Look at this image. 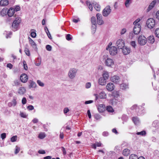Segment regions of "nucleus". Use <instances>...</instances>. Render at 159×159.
I'll list each match as a JSON object with an SVG mask.
<instances>
[{
    "label": "nucleus",
    "instance_id": "1",
    "mask_svg": "<svg viewBox=\"0 0 159 159\" xmlns=\"http://www.w3.org/2000/svg\"><path fill=\"white\" fill-rule=\"evenodd\" d=\"M12 19L14 20L11 25L12 29L14 31H15L18 29L19 24L21 21V19L18 16L14 18H12Z\"/></svg>",
    "mask_w": 159,
    "mask_h": 159
},
{
    "label": "nucleus",
    "instance_id": "2",
    "mask_svg": "<svg viewBox=\"0 0 159 159\" xmlns=\"http://www.w3.org/2000/svg\"><path fill=\"white\" fill-rule=\"evenodd\" d=\"M146 25L148 28H153L155 25V20L153 18L148 19L147 21Z\"/></svg>",
    "mask_w": 159,
    "mask_h": 159
},
{
    "label": "nucleus",
    "instance_id": "3",
    "mask_svg": "<svg viewBox=\"0 0 159 159\" xmlns=\"http://www.w3.org/2000/svg\"><path fill=\"white\" fill-rule=\"evenodd\" d=\"M91 20L92 25H94V26L93 25L92 26V32L94 33L96 31L97 25L96 17L92 16L91 18Z\"/></svg>",
    "mask_w": 159,
    "mask_h": 159
},
{
    "label": "nucleus",
    "instance_id": "4",
    "mask_svg": "<svg viewBox=\"0 0 159 159\" xmlns=\"http://www.w3.org/2000/svg\"><path fill=\"white\" fill-rule=\"evenodd\" d=\"M14 13L13 8H10L7 12V14L9 16V18L8 19V20L12 19V18H14L16 16H17L16 14L14 15Z\"/></svg>",
    "mask_w": 159,
    "mask_h": 159
},
{
    "label": "nucleus",
    "instance_id": "5",
    "mask_svg": "<svg viewBox=\"0 0 159 159\" xmlns=\"http://www.w3.org/2000/svg\"><path fill=\"white\" fill-rule=\"evenodd\" d=\"M110 6H107L102 11V14L104 16L106 17L109 15L111 13V10Z\"/></svg>",
    "mask_w": 159,
    "mask_h": 159
},
{
    "label": "nucleus",
    "instance_id": "6",
    "mask_svg": "<svg viewBox=\"0 0 159 159\" xmlns=\"http://www.w3.org/2000/svg\"><path fill=\"white\" fill-rule=\"evenodd\" d=\"M131 108L132 110L135 109L136 112L137 113V115H142L143 113L142 110H139L140 109H141L142 108V107L141 106L138 107L137 105H134L132 106Z\"/></svg>",
    "mask_w": 159,
    "mask_h": 159
},
{
    "label": "nucleus",
    "instance_id": "7",
    "mask_svg": "<svg viewBox=\"0 0 159 159\" xmlns=\"http://www.w3.org/2000/svg\"><path fill=\"white\" fill-rule=\"evenodd\" d=\"M77 70L75 68L70 69L68 72L69 78L71 79H73L75 76Z\"/></svg>",
    "mask_w": 159,
    "mask_h": 159
},
{
    "label": "nucleus",
    "instance_id": "8",
    "mask_svg": "<svg viewBox=\"0 0 159 159\" xmlns=\"http://www.w3.org/2000/svg\"><path fill=\"white\" fill-rule=\"evenodd\" d=\"M116 45L119 49H122L125 47V41L122 39H119L116 41Z\"/></svg>",
    "mask_w": 159,
    "mask_h": 159
},
{
    "label": "nucleus",
    "instance_id": "9",
    "mask_svg": "<svg viewBox=\"0 0 159 159\" xmlns=\"http://www.w3.org/2000/svg\"><path fill=\"white\" fill-rule=\"evenodd\" d=\"M146 38L144 36L142 35H140L138 38V42L141 45H145L147 41Z\"/></svg>",
    "mask_w": 159,
    "mask_h": 159
},
{
    "label": "nucleus",
    "instance_id": "10",
    "mask_svg": "<svg viewBox=\"0 0 159 159\" xmlns=\"http://www.w3.org/2000/svg\"><path fill=\"white\" fill-rule=\"evenodd\" d=\"M141 26L140 24L134 25L133 28V32L134 34H138L140 33L141 30Z\"/></svg>",
    "mask_w": 159,
    "mask_h": 159
},
{
    "label": "nucleus",
    "instance_id": "11",
    "mask_svg": "<svg viewBox=\"0 0 159 159\" xmlns=\"http://www.w3.org/2000/svg\"><path fill=\"white\" fill-rule=\"evenodd\" d=\"M97 22L99 25H102L104 23V21L102 20V16L101 14L98 13L96 14Z\"/></svg>",
    "mask_w": 159,
    "mask_h": 159
},
{
    "label": "nucleus",
    "instance_id": "12",
    "mask_svg": "<svg viewBox=\"0 0 159 159\" xmlns=\"http://www.w3.org/2000/svg\"><path fill=\"white\" fill-rule=\"evenodd\" d=\"M109 52L111 56L116 55L117 52V48L114 46L111 47L109 49Z\"/></svg>",
    "mask_w": 159,
    "mask_h": 159
},
{
    "label": "nucleus",
    "instance_id": "13",
    "mask_svg": "<svg viewBox=\"0 0 159 159\" xmlns=\"http://www.w3.org/2000/svg\"><path fill=\"white\" fill-rule=\"evenodd\" d=\"M105 63L106 66L109 67L114 64V62L112 59L108 57L105 60Z\"/></svg>",
    "mask_w": 159,
    "mask_h": 159
},
{
    "label": "nucleus",
    "instance_id": "14",
    "mask_svg": "<svg viewBox=\"0 0 159 159\" xmlns=\"http://www.w3.org/2000/svg\"><path fill=\"white\" fill-rule=\"evenodd\" d=\"M111 81L116 84H119L120 80L119 77L117 75L113 76L111 77Z\"/></svg>",
    "mask_w": 159,
    "mask_h": 159
},
{
    "label": "nucleus",
    "instance_id": "15",
    "mask_svg": "<svg viewBox=\"0 0 159 159\" xmlns=\"http://www.w3.org/2000/svg\"><path fill=\"white\" fill-rule=\"evenodd\" d=\"M20 80L22 82L26 83L28 79V76L25 74H22L20 76Z\"/></svg>",
    "mask_w": 159,
    "mask_h": 159
},
{
    "label": "nucleus",
    "instance_id": "16",
    "mask_svg": "<svg viewBox=\"0 0 159 159\" xmlns=\"http://www.w3.org/2000/svg\"><path fill=\"white\" fill-rule=\"evenodd\" d=\"M157 1L156 0L153 1L149 4L147 9V12H148L151 10L155 6L156 3Z\"/></svg>",
    "mask_w": 159,
    "mask_h": 159
},
{
    "label": "nucleus",
    "instance_id": "17",
    "mask_svg": "<svg viewBox=\"0 0 159 159\" xmlns=\"http://www.w3.org/2000/svg\"><path fill=\"white\" fill-rule=\"evenodd\" d=\"M106 88L108 91H112L114 89V85L113 83H109L107 84Z\"/></svg>",
    "mask_w": 159,
    "mask_h": 159
},
{
    "label": "nucleus",
    "instance_id": "18",
    "mask_svg": "<svg viewBox=\"0 0 159 159\" xmlns=\"http://www.w3.org/2000/svg\"><path fill=\"white\" fill-rule=\"evenodd\" d=\"M122 49L123 53L125 55L129 54L130 52V48L126 47H124Z\"/></svg>",
    "mask_w": 159,
    "mask_h": 159
},
{
    "label": "nucleus",
    "instance_id": "19",
    "mask_svg": "<svg viewBox=\"0 0 159 159\" xmlns=\"http://www.w3.org/2000/svg\"><path fill=\"white\" fill-rule=\"evenodd\" d=\"M107 80L105 78L100 77L98 80V83L100 85H104L106 84Z\"/></svg>",
    "mask_w": 159,
    "mask_h": 159
},
{
    "label": "nucleus",
    "instance_id": "20",
    "mask_svg": "<svg viewBox=\"0 0 159 159\" xmlns=\"http://www.w3.org/2000/svg\"><path fill=\"white\" fill-rule=\"evenodd\" d=\"M98 109L99 112H102L106 110V107L103 104H100L99 105Z\"/></svg>",
    "mask_w": 159,
    "mask_h": 159
},
{
    "label": "nucleus",
    "instance_id": "21",
    "mask_svg": "<svg viewBox=\"0 0 159 159\" xmlns=\"http://www.w3.org/2000/svg\"><path fill=\"white\" fill-rule=\"evenodd\" d=\"M29 87L30 89L31 88H35L36 86V84L32 80H30L29 81Z\"/></svg>",
    "mask_w": 159,
    "mask_h": 159
},
{
    "label": "nucleus",
    "instance_id": "22",
    "mask_svg": "<svg viewBox=\"0 0 159 159\" xmlns=\"http://www.w3.org/2000/svg\"><path fill=\"white\" fill-rule=\"evenodd\" d=\"M29 39L30 43L32 46L33 48L37 49V48L35 43L29 37Z\"/></svg>",
    "mask_w": 159,
    "mask_h": 159
},
{
    "label": "nucleus",
    "instance_id": "23",
    "mask_svg": "<svg viewBox=\"0 0 159 159\" xmlns=\"http://www.w3.org/2000/svg\"><path fill=\"white\" fill-rule=\"evenodd\" d=\"M26 91L24 87H20L19 89L18 93L20 95H23Z\"/></svg>",
    "mask_w": 159,
    "mask_h": 159
},
{
    "label": "nucleus",
    "instance_id": "24",
    "mask_svg": "<svg viewBox=\"0 0 159 159\" xmlns=\"http://www.w3.org/2000/svg\"><path fill=\"white\" fill-rule=\"evenodd\" d=\"M94 7L98 11H100V6L99 4L96 2H94L93 3Z\"/></svg>",
    "mask_w": 159,
    "mask_h": 159
},
{
    "label": "nucleus",
    "instance_id": "25",
    "mask_svg": "<svg viewBox=\"0 0 159 159\" xmlns=\"http://www.w3.org/2000/svg\"><path fill=\"white\" fill-rule=\"evenodd\" d=\"M147 41L148 43H153L155 41V39L153 35H150L149 36L147 39Z\"/></svg>",
    "mask_w": 159,
    "mask_h": 159
},
{
    "label": "nucleus",
    "instance_id": "26",
    "mask_svg": "<svg viewBox=\"0 0 159 159\" xmlns=\"http://www.w3.org/2000/svg\"><path fill=\"white\" fill-rule=\"evenodd\" d=\"M9 1L8 0H1L0 1V6H4L8 5Z\"/></svg>",
    "mask_w": 159,
    "mask_h": 159
},
{
    "label": "nucleus",
    "instance_id": "27",
    "mask_svg": "<svg viewBox=\"0 0 159 159\" xmlns=\"http://www.w3.org/2000/svg\"><path fill=\"white\" fill-rule=\"evenodd\" d=\"M102 78H105V79L107 80L109 77L108 72L107 71H104L102 75Z\"/></svg>",
    "mask_w": 159,
    "mask_h": 159
},
{
    "label": "nucleus",
    "instance_id": "28",
    "mask_svg": "<svg viewBox=\"0 0 159 159\" xmlns=\"http://www.w3.org/2000/svg\"><path fill=\"white\" fill-rule=\"evenodd\" d=\"M132 121L136 125H138L139 123V119L137 117H133L132 118Z\"/></svg>",
    "mask_w": 159,
    "mask_h": 159
},
{
    "label": "nucleus",
    "instance_id": "29",
    "mask_svg": "<svg viewBox=\"0 0 159 159\" xmlns=\"http://www.w3.org/2000/svg\"><path fill=\"white\" fill-rule=\"evenodd\" d=\"M130 153V150L128 149H124L123 152V154L125 156H127L129 155Z\"/></svg>",
    "mask_w": 159,
    "mask_h": 159
},
{
    "label": "nucleus",
    "instance_id": "30",
    "mask_svg": "<svg viewBox=\"0 0 159 159\" xmlns=\"http://www.w3.org/2000/svg\"><path fill=\"white\" fill-rule=\"evenodd\" d=\"M111 96L115 98H117L119 96V93L118 91H114L112 93Z\"/></svg>",
    "mask_w": 159,
    "mask_h": 159
},
{
    "label": "nucleus",
    "instance_id": "31",
    "mask_svg": "<svg viewBox=\"0 0 159 159\" xmlns=\"http://www.w3.org/2000/svg\"><path fill=\"white\" fill-rule=\"evenodd\" d=\"M106 110L109 112L112 113L114 112V110L111 106H108L106 107Z\"/></svg>",
    "mask_w": 159,
    "mask_h": 159
},
{
    "label": "nucleus",
    "instance_id": "32",
    "mask_svg": "<svg viewBox=\"0 0 159 159\" xmlns=\"http://www.w3.org/2000/svg\"><path fill=\"white\" fill-rule=\"evenodd\" d=\"M86 3L88 7L89 8L91 11H92L93 10V5L90 2H89L87 1L86 2Z\"/></svg>",
    "mask_w": 159,
    "mask_h": 159
},
{
    "label": "nucleus",
    "instance_id": "33",
    "mask_svg": "<svg viewBox=\"0 0 159 159\" xmlns=\"http://www.w3.org/2000/svg\"><path fill=\"white\" fill-rule=\"evenodd\" d=\"M106 95L104 92H102L99 95V97L100 98H106Z\"/></svg>",
    "mask_w": 159,
    "mask_h": 159
},
{
    "label": "nucleus",
    "instance_id": "34",
    "mask_svg": "<svg viewBox=\"0 0 159 159\" xmlns=\"http://www.w3.org/2000/svg\"><path fill=\"white\" fill-rule=\"evenodd\" d=\"M128 85L125 84H122L120 85V88L124 90L128 88Z\"/></svg>",
    "mask_w": 159,
    "mask_h": 159
},
{
    "label": "nucleus",
    "instance_id": "35",
    "mask_svg": "<svg viewBox=\"0 0 159 159\" xmlns=\"http://www.w3.org/2000/svg\"><path fill=\"white\" fill-rule=\"evenodd\" d=\"M46 137V134L44 133H40L38 136V138L40 139H43Z\"/></svg>",
    "mask_w": 159,
    "mask_h": 159
},
{
    "label": "nucleus",
    "instance_id": "36",
    "mask_svg": "<svg viewBox=\"0 0 159 159\" xmlns=\"http://www.w3.org/2000/svg\"><path fill=\"white\" fill-rule=\"evenodd\" d=\"M132 0H126L125 2V5L126 7H128L131 3Z\"/></svg>",
    "mask_w": 159,
    "mask_h": 159
},
{
    "label": "nucleus",
    "instance_id": "37",
    "mask_svg": "<svg viewBox=\"0 0 159 159\" xmlns=\"http://www.w3.org/2000/svg\"><path fill=\"white\" fill-rule=\"evenodd\" d=\"M129 159H138V157L136 155L132 154L129 156Z\"/></svg>",
    "mask_w": 159,
    "mask_h": 159
},
{
    "label": "nucleus",
    "instance_id": "38",
    "mask_svg": "<svg viewBox=\"0 0 159 159\" xmlns=\"http://www.w3.org/2000/svg\"><path fill=\"white\" fill-rule=\"evenodd\" d=\"M136 134L138 135H141L142 136H145L146 134V132L145 130H143L140 132H138L136 133Z\"/></svg>",
    "mask_w": 159,
    "mask_h": 159
},
{
    "label": "nucleus",
    "instance_id": "39",
    "mask_svg": "<svg viewBox=\"0 0 159 159\" xmlns=\"http://www.w3.org/2000/svg\"><path fill=\"white\" fill-rule=\"evenodd\" d=\"M95 119L97 120H99L101 118V116L99 114H96L94 115Z\"/></svg>",
    "mask_w": 159,
    "mask_h": 159
},
{
    "label": "nucleus",
    "instance_id": "40",
    "mask_svg": "<svg viewBox=\"0 0 159 159\" xmlns=\"http://www.w3.org/2000/svg\"><path fill=\"white\" fill-rule=\"evenodd\" d=\"M17 139V136L16 135L14 136L11 138V141L12 142H14Z\"/></svg>",
    "mask_w": 159,
    "mask_h": 159
},
{
    "label": "nucleus",
    "instance_id": "41",
    "mask_svg": "<svg viewBox=\"0 0 159 159\" xmlns=\"http://www.w3.org/2000/svg\"><path fill=\"white\" fill-rule=\"evenodd\" d=\"M14 83L13 86H18L20 84V81L18 80H16L14 81Z\"/></svg>",
    "mask_w": 159,
    "mask_h": 159
},
{
    "label": "nucleus",
    "instance_id": "42",
    "mask_svg": "<svg viewBox=\"0 0 159 159\" xmlns=\"http://www.w3.org/2000/svg\"><path fill=\"white\" fill-rule=\"evenodd\" d=\"M16 98L15 97H14L13 99L11 102L12 103L13 106H16L17 104V102L16 101Z\"/></svg>",
    "mask_w": 159,
    "mask_h": 159
},
{
    "label": "nucleus",
    "instance_id": "43",
    "mask_svg": "<svg viewBox=\"0 0 159 159\" xmlns=\"http://www.w3.org/2000/svg\"><path fill=\"white\" fill-rule=\"evenodd\" d=\"M66 39L68 41L72 39V36L70 34H68L66 36Z\"/></svg>",
    "mask_w": 159,
    "mask_h": 159
},
{
    "label": "nucleus",
    "instance_id": "44",
    "mask_svg": "<svg viewBox=\"0 0 159 159\" xmlns=\"http://www.w3.org/2000/svg\"><path fill=\"white\" fill-rule=\"evenodd\" d=\"M156 36L159 38V28H157L155 31Z\"/></svg>",
    "mask_w": 159,
    "mask_h": 159
},
{
    "label": "nucleus",
    "instance_id": "45",
    "mask_svg": "<svg viewBox=\"0 0 159 159\" xmlns=\"http://www.w3.org/2000/svg\"><path fill=\"white\" fill-rule=\"evenodd\" d=\"M24 52L25 54L28 56H30V52L29 49L27 48H25Z\"/></svg>",
    "mask_w": 159,
    "mask_h": 159
},
{
    "label": "nucleus",
    "instance_id": "46",
    "mask_svg": "<svg viewBox=\"0 0 159 159\" xmlns=\"http://www.w3.org/2000/svg\"><path fill=\"white\" fill-rule=\"evenodd\" d=\"M20 6H16L14 8H13L14 13L15 12V11H20Z\"/></svg>",
    "mask_w": 159,
    "mask_h": 159
},
{
    "label": "nucleus",
    "instance_id": "47",
    "mask_svg": "<svg viewBox=\"0 0 159 159\" xmlns=\"http://www.w3.org/2000/svg\"><path fill=\"white\" fill-rule=\"evenodd\" d=\"M37 82L39 85L40 86L43 87L44 85V84L40 80H37Z\"/></svg>",
    "mask_w": 159,
    "mask_h": 159
},
{
    "label": "nucleus",
    "instance_id": "48",
    "mask_svg": "<svg viewBox=\"0 0 159 159\" xmlns=\"http://www.w3.org/2000/svg\"><path fill=\"white\" fill-rule=\"evenodd\" d=\"M46 49L48 51H51L52 50V47L49 45H47L46 46Z\"/></svg>",
    "mask_w": 159,
    "mask_h": 159
},
{
    "label": "nucleus",
    "instance_id": "49",
    "mask_svg": "<svg viewBox=\"0 0 159 159\" xmlns=\"http://www.w3.org/2000/svg\"><path fill=\"white\" fill-rule=\"evenodd\" d=\"M134 32H130L129 34V38L130 39H132L134 37Z\"/></svg>",
    "mask_w": 159,
    "mask_h": 159
},
{
    "label": "nucleus",
    "instance_id": "50",
    "mask_svg": "<svg viewBox=\"0 0 159 159\" xmlns=\"http://www.w3.org/2000/svg\"><path fill=\"white\" fill-rule=\"evenodd\" d=\"M20 148H19L17 146H16V149L15 152V153L16 154L18 153L20 151Z\"/></svg>",
    "mask_w": 159,
    "mask_h": 159
},
{
    "label": "nucleus",
    "instance_id": "51",
    "mask_svg": "<svg viewBox=\"0 0 159 159\" xmlns=\"http://www.w3.org/2000/svg\"><path fill=\"white\" fill-rule=\"evenodd\" d=\"M24 68L25 70H27L28 69V66L25 61H24L23 62Z\"/></svg>",
    "mask_w": 159,
    "mask_h": 159
},
{
    "label": "nucleus",
    "instance_id": "52",
    "mask_svg": "<svg viewBox=\"0 0 159 159\" xmlns=\"http://www.w3.org/2000/svg\"><path fill=\"white\" fill-rule=\"evenodd\" d=\"M27 100L24 97L22 100V103L24 105L26 103Z\"/></svg>",
    "mask_w": 159,
    "mask_h": 159
},
{
    "label": "nucleus",
    "instance_id": "53",
    "mask_svg": "<svg viewBox=\"0 0 159 159\" xmlns=\"http://www.w3.org/2000/svg\"><path fill=\"white\" fill-rule=\"evenodd\" d=\"M27 109L29 110H32L34 109L33 106L31 105H30L27 107Z\"/></svg>",
    "mask_w": 159,
    "mask_h": 159
},
{
    "label": "nucleus",
    "instance_id": "54",
    "mask_svg": "<svg viewBox=\"0 0 159 159\" xmlns=\"http://www.w3.org/2000/svg\"><path fill=\"white\" fill-rule=\"evenodd\" d=\"M140 21V19L139 18L137 19L134 22L133 24L135 25H136L139 24V23H138L139 21Z\"/></svg>",
    "mask_w": 159,
    "mask_h": 159
},
{
    "label": "nucleus",
    "instance_id": "55",
    "mask_svg": "<svg viewBox=\"0 0 159 159\" xmlns=\"http://www.w3.org/2000/svg\"><path fill=\"white\" fill-rule=\"evenodd\" d=\"M126 31V29L125 28L122 29L120 31V34L122 35L124 34Z\"/></svg>",
    "mask_w": 159,
    "mask_h": 159
},
{
    "label": "nucleus",
    "instance_id": "56",
    "mask_svg": "<svg viewBox=\"0 0 159 159\" xmlns=\"http://www.w3.org/2000/svg\"><path fill=\"white\" fill-rule=\"evenodd\" d=\"M6 136V134L5 133H3L1 134V137L2 139H4Z\"/></svg>",
    "mask_w": 159,
    "mask_h": 159
},
{
    "label": "nucleus",
    "instance_id": "57",
    "mask_svg": "<svg viewBox=\"0 0 159 159\" xmlns=\"http://www.w3.org/2000/svg\"><path fill=\"white\" fill-rule=\"evenodd\" d=\"M130 45L131 46H132L134 48H135L136 47V43L134 41H132L130 43Z\"/></svg>",
    "mask_w": 159,
    "mask_h": 159
},
{
    "label": "nucleus",
    "instance_id": "58",
    "mask_svg": "<svg viewBox=\"0 0 159 159\" xmlns=\"http://www.w3.org/2000/svg\"><path fill=\"white\" fill-rule=\"evenodd\" d=\"M38 152L40 154H44L46 153L45 151L42 149L39 150Z\"/></svg>",
    "mask_w": 159,
    "mask_h": 159
},
{
    "label": "nucleus",
    "instance_id": "59",
    "mask_svg": "<svg viewBox=\"0 0 159 159\" xmlns=\"http://www.w3.org/2000/svg\"><path fill=\"white\" fill-rule=\"evenodd\" d=\"M31 36L33 38H35L36 36V33L34 32H32L30 34Z\"/></svg>",
    "mask_w": 159,
    "mask_h": 159
},
{
    "label": "nucleus",
    "instance_id": "60",
    "mask_svg": "<svg viewBox=\"0 0 159 159\" xmlns=\"http://www.w3.org/2000/svg\"><path fill=\"white\" fill-rule=\"evenodd\" d=\"M91 84L90 83L88 82L86 83L85 85V87L86 88L88 89L90 87Z\"/></svg>",
    "mask_w": 159,
    "mask_h": 159
},
{
    "label": "nucleus",
    "instance_id": "61",
    "mask_svg": "<svg viewBox=\"0 0 159 159\" xmlns=\"http://www.w3.org/2000/svg\"><path fill=\"white\" fill-rule=\"evenodd\" d=\"M20 116L21 117L24 118H26V117L27 116L26 114L23 112H20Z\"/></svg>",
    "mask_w": 159,
    "mask_h": 159
},
{
    "label": "nucleus",
    "instance_id": "62",
    "mask_svg": "<svg viewBox=\"0 0 159 159\" xmlns=\"http://www.w3.org/2000/svg\"><path fill=\"white\" fill-rule=\"evenodd\" d=\"M61 148L62 149V150L63 152V154L64 155H65L66 154V151L65 148L63 147H62Z\"/></svg>",
    "mask_w": 159,
    "mask_h": 159
},
{
    "label": "nucleus",
    "instance_id": "63",
    "mask_svg": "<svg viewBox=\"0 0 159 159\" xmlns=\"http://www.w3.org/2000/svg\"><path fill=\"white\" fill-rule=\"evenodd\" d=\"M109 133L107 131H104L102 133V135L104 136H107L108 135Z\"/></svg>",
    "mask_w": 159,
    "mask_h": 159
},
{
    "label": "nucleus",
    "instance_id": "64",
    "mask_svg": "<svg viewBox=\"0 0 159 159\" xmlns=\"http://www.w3.org/2000/svg\"><path fill=\"white\" fill-rule=\"evenodd\" d=\"M156 18L159 20V10L157 11L156 14Z\"/></svg>",
    "mask_w": 159,
    "mask_h": 159
}]
</instances>
